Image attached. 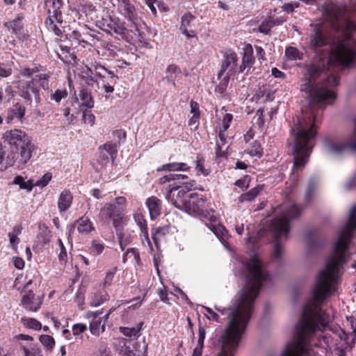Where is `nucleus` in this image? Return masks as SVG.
Returning a JSON list of instances; mask_svg holds the SVG:
<instances>
[{"mask_svg":"<svg viewBox=\"0 0 356 356\" xmlns=\"http://www.w3.org/2000/svg\"><path fill=\"white\" fill-rule=\"evenodd\" d=\"M310 48L315 58L306 66L307 78L301 86V90L309 95L310 109L302 118H297L291 128L293 150V168L303 167L307 162L316 136V115L313 109L322 108L332 104L337 98L338 77L329 76L321 83L315 84L318 77L331 63L348 66L356 60V40H337L331 44L326 38L321 24L311 25Z\"/></svg>","mask_w":356,"mask_h":356,"instance_id":"nucleus-1","label":"nucleus"},{"mask_svg":"<svg viewBox=\"0 0 356 356\" xmlns=\"http://www.w3.org/2000/svg\"><path fill=\"white\" fill-rule=\"evenodd\" d=\"M243 267L245 285L241 292L232 300L228 308L215 307L221 314L227 315L229 321L218 339L217 352L213 356H234L251 318L254 302L260 289L272 282L258 255H252L248 261L243 262Z\"/></svg>","mask_w":356,"mask_h":356,"instance_id":"nucleus-2","label":"nucleus"},{"mask_svg":"<svg viewBox=\"0 0 356 356\" xmlns=\"http://www.w3.org/2000/svg\"><path fill=\"white\" fill-rule=\"evenodd\" d=\"M327 313H302V318L296 327L294 338L289 343L281 356H314L309 339L322 336V332L330 321Z\"/></svg>","mask_w":356,"mask_h":356,"instance_id":"nucleus-3","label":"nucleus"},{"mask_svg":"<svg viewBox=\"0 0 356 356\" xmlns=\"http://www.w3.org/2000/svg\"><path fill=\"white\" fill-rule=\"evenodd\" d=\"M4 143L9 145L10 153L6 158V165L18 167L26 164L31 158L34 145L31 138L20 129L6 131L2 137Z\"/></svg>","mask_w":356,"mask_h":356,"instance_id":"nucleus-4","label":"nucleus"},{"mask_svg":"<svg viewBox=\"0 0 356 356\" xmlns=\"http://www.w3.org/2000/svg\"><path fill=\"white\" fill-rule=\"evenodd\" d=\"M301 209L292 202L282 206L275 210V216L271 223V229L275 236L273 256L280 258L283 252L281 238H286L290 231V220L298 217Z\"/></svg>","mask_w":356,"mask_h":356,"instance_id":"nucleus-5","label":"nucleus"},{"mask_svg":"<svg viewBox=\"0 0 356 356\" xmlns=\"http://www.w3.org/2000/svg\"><path fill=\"white\" fill-rule=\"evenodd\" d=\"M31 78V81L26 84L19 86L20 96L26 101V104H31L33 102L39 104L41 101L39 84L43 89L49 88L48 78L46 74L38 73L35 69L24 68L22 70L19 79V81L24 79Z\"/></svg>","mask_w":356,"mask_h":356,"instance_id":"nucleus-6","label":"nucleus"},{"mask_svg":"<svg viewBox=\"0 0 356 356\" xmlns=\"http://www.w3.org/2000/svg\"><path fill=\"white\" fill-rule=\"evenodd\" d=\"M237 62L238 56L234 51L229 49L225 52L221 69L218 74L219 82L215 90L220 97L224 96L231 76L235 73H239Z\"/></svg>","mask_w":356,"mask_h":356,"instance_id":"nucleus-7","label":"nucleus"},{"mask_svg":"<svg viewBox=\"0 0 356 356\" xmlns=\"http://www.w3.org/2000/svg\"><path fill=\"white\" fill-rule=\"evenodd\" d=\"M45 6L48 12V18L46 20V26L49 31L57 36H62L64 30L63 18L60 12L62 7L61 0H46Z\"/></svg>","mask_w":356,"mask_h":356,"instance_id":"nucleus-8","label":"nucleus"},{"mask_svg":"<svg viewBox=\"0 0 356 356\" xmlns=\"http://www.w3.org/2000/svg\"><path fill=\"white\" fill-rule=\"evenodd\" d=\"M355 129L344 142L328 141L325 144L326 150L334 155H339L346 151H356V118L355 119Z\"/></svg>","mask_w":356,"mask_h":356,"instance_id":"nucleus-9","label":"nucleus"},{"mask_svg":"<svg viewBox=\"0 0 356 356\" xmlns=\"http://www.w3.org/2000/svg\"><path fill=\"white\" fill-rule=\"evenodd\" d=\"M179 209L190 215H200L205 207V201L197 193H190L187 195L184 203L179 204Z\"/></svg>","mask_w":356,"mask_h":356,"instance_id":"nucleus-10","label":"nucleus"},{"mask_svg":"<svg viewBox=\"0 0 356 356\" xmlns=\"http://www.w3.org/2000/svg\"><path fill=\"white\" fill-rule=\"evenodd\" d=\"M14 339L22 341L19 343V347L22 350L24 356H43L40 346L34 342L31 336L19 334L15 336Z\"/></svg>","mask_w":356,"mask_h":356,"instance_id":"nucleus-11","label":"nucleus"},{"mask_svg":"<svg viewBox=\"0 0 356 356\" xmlns=\"http://www.w3.org/2000/svg\"><path fill=\"white\" fill-rule=\"evenodd\" d=\"M123 208L116 204H106L100 210L99 216L103 220L111 219L115 228L120 225L123 218Z\"/></svg>","mask_w":356,"mask_h":356,"instance_id":"nucleus-12","label":"nucleus"},{"mask_svg":"<svg viewBox=\"0 0 356 356\" xmlns=\"http://www.w3.org/2000/svg\"><path fill=\"white\" fill-rule=\"evenodd\" d=\"M32 281L29 280L25 285V290L28 289L29 286L31 284ZM22 305L23 307L31 312L38 311L42 305V300L40 296H35L31 290L24 291L22 296Z\"/></svg>","mask_w":356,"mask_h":356,"instance_id":"nucleus-13","label":"nucleus"},{"mask_svg":"<svg viewBox=\"0 0 356 356\" xmlns=\"http://www.w3.org/2000/svg\"><path fill=\"white\" fill-rule=\"evenodd\" d=\"M102 312H88L86 317L90 319L89 328L90 333L95 336H99L105 331V323L103 317H99Z\"/></svg>","mask_w":356,"mask_h":356,"instance_id":"nucleus-14","label":"nucleus"},{"mask_svg":"<svg viewBox=\"0 0 356 356\" xmlns=\"http://www.w3.org/2000/svg\"><path fill=\"white\" fill-rule=\"evenodd\" d=\"M186 188L189 190V188L187 186H178L170 188L167 193V200L179 209V204L184 203L187 195H188L186 191Z\"/></svg>","mask_w":356,"mask_h":356,"instance_id":"nucleus-15","label":"nucleus"},{"mask_svg":"<svg viewBox=\"0 0 356 356\" xmlns=\"http://www.w3.org/2000/svg\"><path fill=\"white\" fill-rule=\"evenodd\" d=\"M117 146L115 144L108 142L103 147H99V160L102 165H106L109 160V156L113 160L117 154Z\"/></svg>","mask_w":356,"mask_h":356,"instance_id":"nucleus-16","label":"nucleus"},{"mask_svg":"<svg viewBox=\"0 0 356 356\" xmlns=\"http://www.w3.org/2000/svg\"><path fill=\"white\" fill-rule=\"evenodd\" d=\"M243 50L242 63L238 65L239 73L243 72L246 70L249 71L254 63L252 45L250 44H245Z\"/></svg>","mask_w":356,"mask_h":356,"instance_id":"nucleus-17","label":"nucleus"},{"mask_svg":"<svg viewBox=\"0 0 356 356\" xmlns=\"http://www.w3.org/2000/svg\"><path fill=\"white\" fill-rule=\"evenodd\" d=\"M120 6L123 8L124 17L133 23L136 31L139 32L137 25L138 13L135 6L130 3L129 0H123V3Z\"/></svg>","mask_w":356,"mask_h":356,"instance_id":"nucleus-18","label":"nucleus"},{"mask_svg":"<svg viewBox=\"0 0 356 356\" xmlns=\"http://www.w3.org/2000/svg\"><path fill=\"white\" fill-rule=\"evenodd\" d=\"M145 204L149 210L150 218H156L161 213L162 202L155 196H152L146 200Z\"/></svg>","mask_w":356,"mask_h":356,"instance_id":"nucleus-19","label":"nucleus"},{"mask_svg":"<svg viewBox=\"0 0 356 356\" xmlns=\"http://www.w3.org/2000/svg\"><path fill=\"white\" fill-rule=\"evenodd\" d=\"M195 17L190 13H187L181 17V24L180 30L187 38L194 37V31L193 30V22Z\"/></svg>","mask_w":356,"mask_h":356,"instance_id":"nucleus-20","label":"nucleus"},{"mask_svg":"<svg viewBox=\"0 0 356 356\" xmlns=\"http://www.w3.org/2000/svg\"><path fill=\"white\" fill-rule=\"evenodd\" d=\"M73 196L69 190L60 193L58 199V209L60 213L66 211L72 205Z\"/></svg>","mask_w":356,"mask_h":356,"instance_id":"nucleus-21","label":"nucleus"},{"mask_svg":"<svg viewBox=\"0 0 356 356\" xmlns=\"http://www.w3.org/2000/svg\"><path fill=\"white\" fill-rule=\"evenodd\" d=\"M108 299L109 296L104 289H94L90 296V305L97 307L106 302Z\"/></svg>","mask_w":356,"mask_h":356,"instance_id":"nucleus-22","label":"nucleus"},{"mask_svg":"<svg viewBox=\"0 0 356 356\" xmlns=\"http://www.w3.org/2000/svg\"><path fill=\"white\" fill-rule=\"evenodd\" d=\"M25 111V107L19 103L14 104L12 108L7 111V123L11 122L15 118L22 120L24 116Z\"/></svg>","mask_w":356,"mask_h":356,"instance_id":"nucleus-23","label":"nucleus"},{"mask_svg":"<svg viewBox=\"0 0 356 356\" xmlns=\"http://www.w3.org/2000/svg\"><path fill=\"white\" fill-rule=\"evenodd\" d=\"M120 352L123 356H134L136 351V342L132 339H121L120 340Z\"/></svg>","mask_w":356,"mask_h":356,"instance_id":"nucleus-24","label":"nucleus"},{"mask_svg":"<svg viewBox=\"0 0 356 356\" xmlns=\"http://www.w3.org/2000/svg\"><path fill=\"white\" fill-rule=\"evenodd\" d=\"M23 19L24 16L18 15L15 19L12 21L8 22L6 26L9 31H11L17 35H21L23 30Z\"/></svg>","mask_w":356,"mask_h":356,"instance_id":"nucleus-25","label":"nucleus"},{"mask_svg":"<svg viewBox=\"0 0 356 356\" xmlns=\"http://www.w3.org/2000/svg\"><path fill=\"white\" fill-rule=\"evenodd\" d=\"M170 227L169 225L161 226L152 229V235L154 243L158 245L159 242L163 241L170 234Z\"/></svg>","mask_w":356,"mask_h":356,"instance_id":"nucleus-26","label":"nucleus"},{"mask_svg":"<svg viewBox=\"0 0 356 356\" xmlns=\"http://www.w3.org/2000/svg\"><path fill=\"white\" fill-rule=\"evenodd\" d=\"M113 80L111 79V76H106V78H94L93 82L96 83L99 89H103L106 92L111 93L114 90Z\"/></svg>","mask_w":356,"mask_h":356,"instance_id":"nucleus-27","label":"nucleus"},{"mask_svg":"<svg viewBox=\"0 0 356 356\" xmlns=\"http://www.w3.org/2000/svg\"><path fill=\"white\" fill-rule=\"evenodd\" d=\"M285 21L284 17L274 19L273 17H269L267 20L264 21L259 27V31L268 34L271 28L275 25H280Z\"/></svg>","mask_w":356,"mask_h":356,"instance_id":"nucleus-28","label":"nucleus"},{"mask_svg":"<svg viewBox=\"0 0 356 356\" xmlns=\"http://www.w3.org/2000/svg\"><path fill=\"white\" fill-rule=\"evenodd\" d=\"M143 325V323L140 322L136 327H120L119 330L124 336L128 337L129 339L134 341L139 337Z\"/></svg>","mask_w":356,"mask_h":356,"instance_id":"nucleus-29","label":"nucleus"},{"mask_svg":"<svg viewBox=\"0 0 356 356\" xmlns=\"http://www.w3.org/2000/svg\"><path fill=\"white\" fill-rule=\"evenodd\" d=\"M134 219L136 224L138 225V226L140 227V229L142 233V236L144 237L145 240H147L148 243H149L147 222L143 215L140 212H136L134 213Z\"/></svg>","mask_w":356,"mask_h":356,"instance_id":"nucleus-30","label":"nucleus"},{"mask_svg":"<svg viewBox=\"0 0 356 356\" xmlns=\"http://www.w3.org/2000/svg\"><path fill=\"white\" fill-rule=\"evenodd\" d=\"M211 222L208 227L213 232V234L219 238V240H223V237L226 235L227 231L225 228L219 224L216 217L211 216Z\"/></svg>","mask_w":356,"mask_h":356,"instance_id":"nucleus-31","label":"nucleus"},{"mask_svg":"<svg viewBox=\"0 0 356 356\" xmlns=\"http://www.w3.org/2000/svg\"><path fill=\"white\" fill-rule=\"evenodd\" d=\"M188 179V177L186 175L184 174H175L170 173L166 175L159 179V183L160 184H164L172 181H176L179 183L181 184H187V180Z\"/></svg>","mask_w":356,"mask_h":356,"instance_id":"nucleus-32","label":"nucleus"},{"mask_svg":"<svg viewBox=\"0 0 356 356\" xmlns=\"http://www.w3.org/2000/svg\"><path fill=\"white\" fill-rule=\"evenodd\" d=\"M76 226L77 230L81 234H88L94 230L92 223L88 217L82 216L76 221Z\"/></svg>","mask_w":356,"mask_h":356,"instance_id":"nucleus-33","label":"nucleus"},{"mask_svg":"<svg viewBox=\"0 0 356 356\" xmlns=\"http://www.w3.org/2000/svg\"><path fill=\"white\" fill-rule=\"evenodd\" d=\"M190 167L186 163L174 162L163 165L157 169L158 171H182L186 172Z\"/></svg>","mask_w":356,"mask_h":356,"instance_id":"nucleus-34","label":"nucleus"},{"mask_svg":"<svg viewBox=\"0 0 356 356\" xmlns=\"http://www.w3.org/2000/svg\"><path fill=\"white\" fill-rule=\"evenodd\" d=\"M51 238V231L45 224H40L38 240L42 245L48 244Z\"/></svg>","mask_w":356,"mask_h":356,"instance_id":"nucleus-35","label":"nucleus"},{"mask_svg":"<svg viewBox=\"0 0 356 356\" xmlns=\"http://www.w3.org/2000/svg\"><path fill=\"white\" fill-rule=\"evenodd\" d=\"M22 227L17 225L13 227V231L8 233L9 242L11 248L16 250L17 248V245L19 243V238H18V235H19L22 232Z\"/></svg>","mask_w":356,"mask_h":356,"instance_id":"nucleus-36","label":"nucleus"},{"mask_svg":"<svg viewBox=\"0 0 356 356\" xmlns=\"http://www.w3.org/2000/svg\"><path fill=\"white\" fill-rule=\"evenodd\" d=\"M140 260V254L137 249L129 248L122 257L124 263L130 261L132 264H138Z\"/></svg>","mask_w":356,"mask_h":356,"instance_id":"nucleus-37","label":"nucleus"},{"mask_svg":"<svg viewBox=\"0 0 356 356\" xmlns=\"http://www.w3.org/2000/svg\"><path fill=\"white\" fill-rule=\"evenodd\" d=\"M94 75V78H106V76H111V79H118L116 75L102 65H96L95 66Z\"/></svg>","mask_w":356,"mask_h":356,"instance_id":"nucleus-38","label":"nucleus"},{"mask_svg":"<svg viewBox=\"0 0 356 356\" xmlns=\"http://www.w3.org/2000/svg\"><path fill=\"white\" fill-rule=\"evenodd\" d=\"M205 339V330L202 327H200L198 330V340L197 343L199 346L196 347L193 350L192 356H202V348L204 345V341Z\"/></svg>","mask_w":356,"mask_h":356,"instance_id":"nucleus-39","label":"nucleus"},{"mask_svg":"<svg viewBox=\"0 0 356 356\" xmlns=\"http://www.w3.org/2000/svg\"><path fill=\"white\" fill-rule=\"evenodd\" d=\"M262 190H263V186H257V187L252 188L248 192H247L244 194H242L240 196L239 200L241 202L252 201L259 194V193Z\"/></svg>","mask_w":356,"mask_h":356,"instance_id":"nucleus-40","label":"nucleus"},{"mask_svg":"<svg viewBox=\"0 0 356 356\" xmlns=\"http://www.w3.org/2000/svg\"><path fill=\"white\" fill-rule=\"evenodd\" d=\"M14 97V91L10 86L0 88V103L9 102Z\"/></svg>","mask_w":356,"mask_h":356,"instance_id":"nucleus-41","label":"nucleus"},{"mask_svg":"<svg viewBox=\"0 0 356 356\" xmlns=\"http://www.w3.org/2000/svg\"><path fill=\"white\" fill-rule=\"evenodd\" d=\"M181 71L179 68L175 65H170L166 68V77L165 79L169 82H172L173 86H175V79L177 75L180 74Z\"/></svg>","mask_w":356,"mask_h":356,"instance_id":"nucleus-42","label":"nucleus"},{"mask_svg":"<svg viewBox=\"0 0 356 356\" xmlns=\"http://www.w3.org/2000/svg\"><path fill=\"white\" fill-rule=\"evenodd\" d=\"M22 323L27 328L34 330H40L42 328L41 323L35 318L23 317L21 318Z\"/></svg>","mask_w":356,"mask_h":356,"instance_id":"nucleus-43","label":"nucleus"},{"mask_svg":"<svg viewBox=\"0 0 356 356\" xmlns=\"http://www.w3.org/2000/svg\"><path fill=\"white\" fill-rule=\"evenodd\" d=\"M40 343L45 347L47 350L51 351L55 346L54 339L47 334H42L39 337Z\"/></svg>","mask_w":356,"mask_h":356,"instance_id":"nucleus-44","label":"nucleus"},{"mask_svg":"<svg viewBox=\"0 0 356 356\" xmlns=\"http://www.w3.org/2000/svg\"><path fill=\"white\" fill-rule=\"evenodd\" d=\"M80 99L81 105L91 108L94 106V102L91 95L86 90H81L80 92Z\"/></svg>","mask_w":356,"mask_h":356,"instance_id":"nucleus-45","label":"nucleus"},{"mask_svg":"<svg viewBox=\"0 0 356 356\" xmlns=\"http://www.w3.org/2000/svg\"><path fill=\"white\" fill-rule=\"evenodd\" d=\"M116 271L117 267H114L106 272L105 278L102 283L104 289H106L111 285Z\"/></svg>","mask_w":356,"mask_h":356,"instance_id":"nucleus-46","label":"nucleus"},{"mask_svg":"<svg viewBox=\"0 0 356 356\" xmlns=\"http://www.w3.org/2000/svg\"><path fill=\"white\" fill-rule=\"evenodd\" d=\"M52 178V174L51 172H46L42 177L38 179L34 182L35 186H38L41 188L47 186Z\"/></svg>","mask_w":356,"mask_h":356,"instance_id":"nucleus-47","label":"nucleus"},{"mask_svg":"<svg viewBox=\"0 0 356 356\" xmlns=\"http://www.w3.org/2000/svg\"><path fill=\"white\" fill-rule=\"evenodd\" d=\"M286 56L291 60H300L301 59V54L295 47H288L285 50Z\"/></svg>","mask_w":356,"mask_h":356,"instance_id":"nucleus-48","label":"nucleus"},{"mask_svg":"<svg viewBox=\"0 0 356 356\" xmlns=\"http://www.w3.org/2000/svg\"><path fill=\"white\" fill-rule=\"evenodd\" d=\"M104 250V245L99 240H93L92 242L90 250L94 254H99Z\"/></svg>","mask_w":356,"mask_h":356,"instance_id":"nucleus-49","label":"nucleus"},{"mask_svg":"<svg viewBox=\"0 0 356 356\" xmlns=\"http://www.w3.org/2000/svg\"><path fill=\"white\" fill-rule=\"evenodd\" d=\"M248 152L252 156L261 157L262 156V149L260 144L257 141H254Z\"/></svg>","mask_w":356,"mask_h":356,"instance_id":"nucleus-50","label":"nucleus"},{"mask_svg":"<svg viewBox=\"0 0 356 356\" xmlns=\"http://www.w3.org/2000/svg\"><path fill=\"white\" fill-rule=\"evenodd\" d=\"M82 76L86 79V82L89 84L90 82L94 81V72L92 70L87 66H85L82 68Z\"/></svg>","mask_w":356,"mask_h":356,"instance_id":"nucleus-51","label":"nucleus"},{"mask_svg":"<svg viewBox=\"0 0 356 356\" xmlns=\"http://www.w3.org/2000/svg\"><path fill=\"white\" fill-rule=\"evenodd\" d=\"M317 181L315 180H310L308 186V188L305 195V200L307 202L312 200V194L314 192Z\"/></svg>","mask_w":356,"mask_h":356,"instance_id":"nucleus-52","label":"nucleus"},{"mask_svg":"<svg viewBox=\"0 0 356 356\" xmlns=\"http://www.w3.org/2000/svg\"><path fill=\"white\" fill-rule=\"evenodd\" d=\"M12 74V67L8 64L0 62V76L8 77Z\"/></svg>","mask_w":356,"mask_h":356,"instance_id":"nucleus-53","label":"nucleus"},{"mask_svg":"<svg viewBox=\"0 0 356 356\" xmlns=\"http://www.w3.org/2000/svg\"><path fill=\"white\" fill-rule=\"evenodd\" d=\"M118 234L119 237L120 248L122 250H124L125 247L131 243V239L128 236L125 235L122 232H120Z\"/></svg>","mask_w":356,"mask_h":356,"instance_id":"nucleus-54","label":"nucleus"},{"mask_svg":"<svg viewBox=\"0 0 356 356\" xmlns=\"http://www.w3.org/2000/svg\"><path fill=\"white\" fill-rule=\"evenodd\" d=\"M67 95V92L65 90H57L54 94H52L51 98L56 102L58 103L62 99L65 98Z\"/></svg>","mask_w":356,"mask_h":356,"instance_id":"nucleus-55","label":"nucleus"},{"mask_svg":"<svg viewBox=\"0 0 356 356\" xmlns=\"http://www.w3.org/2000/svg\"><path fill=\"white\" fill-rule=\"evenodd\" d=\"M87 330V326L83 323H76L72 326V332L74 335H79Z\"/></svg>","mask_w":356,"mask_h":356,"instance_id":"nucleus-56","label":"nucleus"},{"mask_svg":"<svg viewBox=\"0 0 356 356\" xmlns=\"http://www.w3.org/2000/svg\"><path fill=\"white\" fill-rule=\"evenodd\" d=\"M233 116L232 114L226 113L222 120V126L220 129L223 131H226L229 127V123L232 122Z\"/></svg>","mask_w":356,"mask_h":356,"instance_id":"nucleus-57","label":"nucleus"},{"mask_svg":"<svg viewBox=\"0 0 356 356\" xmlns=\"http://www.w3.org/2000/svg\"><path fill=\"white\" fill-rule=\"evenodd\" d=\"M204 309L206 311L205 315L208 319L219 321V315L217 313L207 307H204Z\"/></svg>","mask_w":356,"mask_h":356,"instance_id":"nucleus-58","label":"nucleus"},{"mask_svg":"<svg viewBox=\"0 0 356 356\" xmlns=\"http://www.w3.org/2000/svg\"><path fill=\"white\" fill-rule=\"evenodd\" d=\"M196 170L197 174H202L204 176H207L209 174L208 170L205 169L202 160H197L196 161Z\"/></svg>","mask_w":356,"mask_h":356,"instance_id":"nucleus-59","label":"nucleus"},{"mask_svg":"<svg viewBox=\"0 0 356 356\" xmlns=\"http://www.w3.org/2000/svg\"><path fill=\"white\" fill-rule=\"evenodd\" d=\"M58 244L59 245V248H60V254L58 255V258L60 261H64L67 258V251H66V249L61 241V239H58Z\"/></svg>","mask_w":356,"mask_h":356,"instance_id":"nucleus-60","label":"nucleus"},{"mask_svg":"<svg viewBox=\"0 0 356 356\" xmlns=\"http://www.w3.org/2000/svg\"><path fill=\"white\" fill-rule=\"evenodd\" d=\"M13 261L15 267L17 269H22L24 267V261L20 257H13Z\"/></svg>","mask_w":356,"mask_h":356,"instance_id":"nucleus-61","label":"nucleus"},{"mask_svg":"<svg viewBox=\"0 0 356 356\" xmlns=\"http://www.w3.org/2000/svg\"><path fill=\"white\" fill-rule=\"evenodd\" d=\"M83 120L85 123L90 124L92 125L95 121V117L93 114H84L83 115Z\"/></svg>","mask_w":356,"mask_h":356,"instance_id":"nucleus-62","label":"nucleus"},{"mask_svg":"<svg viewBox=\"0 0 356 356\" xmlns=\"http://www.w3.org/2000/svg\"><path fill=\"white\" fill-rule=\"evenodd\" d=\"M156 0H145V4L149 7L152 13L154 15H156V9L154 4L156 3Z\"/></svg>","mask_w":356,"mask_h":356,"instance_id":"nucleus-63","label":"nucleus"},{"mask_svg":"<svg viewBox=\"0 0 356 356\" xmlns=\"http://www.w3.org/2000/svg\"><path fill=\"white\" fill-rule=\"evenodd\" d=\"M34 182L35 181L33 180H29L28 181H24L20 188H23V189H26L29 191H31L32 190L33 187L35 186L34 184Z\"/></svg>","mask_w":356,"mask_h":356,"instance_id":"nucleus-64","label":"nucleus"}]
</instances>
